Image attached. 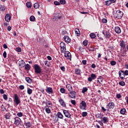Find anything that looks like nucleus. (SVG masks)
<instances>
[{"label":"nucleus","instance_id":"nucleus-1","mask_svg":"<svg viewBox=\"0 0 128 128\" xmlns=\"http://www.w3.org/2000/svg\"><path fill=\"white\" fill-rule=\"evenodd\" d=\"M34 72L35 74H36L42 73V68L40 66L35 64L34 66Z\"/></svg>","mask_w":128,"mask_h":128},{"label":"nucleus","instance_id":"nucleus-2","mask_svg":"<svg viewBox=\"0 0 128 128\" xmlns=\"http://www.w3.org/2000/svg\"><path fill=\"white\" fill-rule=\"evenodd\" d=\"M22 120L20 118H18V116H16L14 118V124H16V126H22Z\"/></svg>","mask_w":128,"mask_h":128},{"label":"nucleus","instance_id":"nucleus-3","mask_svg":"<svg viewBox=\"0 0 128 128\" xmlns=\"http://www.w3.org/2000/svg\"><path fill=\"white\" fill-rule=\"evenodd\" d=\"M14 102L16 106H18L21 102L20 99V97H18V94H14Z\"/></svg>","mask_w":128,"mask_h":128},{"label":"nucleus","instance_id":"nucleus-4","mask_svg":"<svg viewBox=\"0 0 128 128\" xmlns=\"http://www.w3.org/2000/svg\"><path fill=\"white\" fill-rule=\"evenodd\" d=\"M86 102L82 100L81 103L80 104V110H86Z\"/></svg>","mask_w":128,"mask_h":128},{"label":"nucleus","instance_id":"nucleus-5","mask_svg":"<svg viewBox=\"0 0 128 128\" xmlns=\"http://www.w3.org/2000/svg\"><path fill=\"white\" fill-rule=\"evenodd\" d=\"M62 18V16L60 14H54L53 15V20L58 22V20Z\"/></svg>","mask_w":128,"mask_h":128},{"label":"nucleus","instance_id":"nucleus-6","mask_svg":"<svg viewBox=\"0 0 128 128\" xmlns=\"http://www.w3.org/2000/svg\"><path fill=\"white\" fill-rule=\"evenodd\" d=\"M116 18L118 20H120V18H122L124 16V12H122L120 10L116 11Z\"/></svg>","mask_w":128,"mask_h":128},{"label":"nucleus","instance_id":"nucleus-7","mask_svg":"<svg viewBox=\"0 0 128 128\" xmlns=\"http://www.w3.org/2000/svg\"><path fill=\"white\" fill-rule=\"evenodd\" d=\"M108 110H112L114 108V102H109L106 106Z\"/></svg>","mask_w":128,"mask_h":128},{"label":"nucleus","instance_id":"nucleus-8","mask_svg":"<svg viewBox=\"0 0 128 128\" xmlns=\"http://www.w3.org/2000/svg\"><path fill=\"white\" fill-rule=\"evenodd\" d=\"M64 52V56L65 58H67V60H72V55L70 52L68 51H66Z\"/></svg>","mask_w":128,"mask_h":128},{"label":"nucleus","instance_id":"nucleus-9","mask_svg":"<svg viewBox=\"0 0 128 128\" xmlns=\"http://www.w3.org/2000/svg\"><path fill=\"white\" fill-rule=\"evenodd\" d=\"M119 44L121 48H122V50H124L126 48V42H124V40H120L119 42Z\"/></svg>","mask_w":128,"mask_h":128},{"label":"nucleus","instance_id":"nucleus-10","mask_svg":"<svg viewBox=\"0 0 128 128\" xmlns=\"http://www.w3.org/2000/svg\"><path fill=\"white\" fill-rule=\"evenodd\" d=\"M95 78H96V75L94 74H92L90 75V77L88 78V82H92V80H95Z\"/></svg>","mask_w":128,"mask_h":128},{"label":"nucleus","instance_id":"nucleus-11","mask_svg":"<svg viewBox=\"0 0 128 128\" xmlns=\"http://www.w3.org/2000/svg\"><path fill=\"white\" fill-rule=\"evenodd\" d=\"M63 114H64V116L66 118H70V116H72V115L70 114V112H68V110H64Z\"/></svg>","mask_w":128,"mask_h":128},{"label":"nucleus","instance_id":"nucleus-12","mask_svg":"<svg viewBox=\"0 0 128 128\" xmlns=\"http://www.w3.org/2000/svg\"><path fill=\"white\" fill-rule=\"evenodd\" d=\"M76 92L74 91H70V92L69 96L71 98H76Z\"/></svg>","mask_w":128,"mask_h":128},{"label":"nucleus","instance_id":"nucleus-13","mask_svg":"<svg viewBox=\"0 0 128 128\" xmlns=\"http://www.w3.org/2000/svg\"><path fill=\"white\" fill-rule=\"evenodd\" d=\"M60 48L62 52H65L66 50V44L64 43L60 44Z\"/></svg>","mask_w":128,"mask_h":128},{"label":"nucleus","instance_id":"nucleus-14","mask_svg":"<svg viewBox=\"0 0 128 128\" xmlns=\"http://www.w3.org/2000/svg\"><path fill=\"white\" fill-rule=\"evenodd\" d=\"M46 92H47L49 94H54V90H52V88L51 87H47L46 89Z\"/></svg>","mask_w":128,"mask_h":128},{"label":"nucleus","instance_id":"nucleus-15","mask_svg":"<svg viewBox=\"0 0 128 128\" xmlns=\"http://www.w3.org/2000/svg\"><path fill=\"white\" fill-rule=\"evenodd\" d=\"M58 102L60 104V106H63V108H66V103L64 102V100H62V98H60L58 100Z\"/></svg>","mask_w":128,"mask_h":128},{"label":"nucleus","instance_id":"nucleus-16","mask_svg":"<svg viewBox=\"0 0 128 128\" xmlns=\"http://www.w3.org/2000/svg\"><path fill=\"white\" fill-rule=\"evenodd\" d=\"M118 74H119L120 78H122V80H124V76H125L124 71L120 70V71H119Z\"/></svg>","mask_w":128,"mask_h":128},{"label":"nucleus","instance_id":"nucleus-17","mask_svg":"<svg viewBox=\"0 0 128 128\" xmlns=\"http://www.w3.org/2000/svg\"><path fill=\"white\" fill-rule=\"evenodd\" d=\"M64 40L65 42H66V44H70V42L72 41L70 38V37L68 36H64Z\"/></svg>","mask_w":128,"mask_h":128},{"label":"nucleus","instance_id":"nucleus-18","mask_svg":"<svg viewBox=\"0 0 128 128\" xmlns=\"http://www.w3.org/2000/svg\"><path fill=\"white\" fill-rule=\"evenodd\" d=\"M11 18H12V17L10 16V14H8L6 15L5 20H6V22H10Z\"/></svg>","mask_w":128,"mask_h":128},{"label":"nucleus","instance_id":"nucleus-19","mask_svg":"<svg viewBox=\"0 0 128 128\" xmlns=\"http://www.w3.org/2000/svg\"><path fill=\"white\" fill-rule=\"evenodd\" d=\"M114 32L116 34H120L122 32V30H120V28L119 26H116L114 28Z\"/></svg>","mask_w":128,"mask_h":128},{"label":"nucleus","instance_id":"nucleus-20","mask_svg":"<svg viewBox=\"0 0 128 128\" xmlns=\"http://www.w3.org/2000/svg\"><path fill=\"white\" fill-rule=\"evenodd\" d=\"M103 34H104V36L106 38H110L112 34H110V32H106V33L104 34V32H102Z\"/></svg>","mask_w":128,"mask_h":128},{"label":"nucleus","instance_id":"nucleus-21","mask_svg":"<svg viewBox=\"0 0 128 128\" xmlns=\"http://www.w3.org/2000/svg\"><path fill=\"white\" fill-rule=\"evenodd\" d=\"M19 66H20V68H24V66L26 65V62L24 61L20 60L18 62Z\"/></svg>","mask_w":128,"mask_h":128},{"label":"nucleus","instance_id":"nucleus-22","mask_svg":"<svg viewBox=\"0 0 128 128\" xmlns=\"http://www.w3.org/2000/svg\"><path fill=\"white\" fill-rule=\"evenodd\" d=\"M57 118H60V120H62L64 118V115L60 112H58L57 114H56Z\"/></svg>","mask_w":128,"mask_h":128},{"label":"nucleus","instance_id":"nucleus-23","mask_svg":"<svg viewBox=\"0 0 128 128\" xmlns=\"http://www.w3.org/2000/svg\"><path fill=\"white\" fill-rule=\"evenodd\" d=\"M74 72H75L76 74H77L78 76H80V74H81L80 72H81L82 70L80 69L75 68Z\"/></svg>","mask_w":128,"mask_h":128},{"label":"nucleus","instance_id":"nucleus-24","mask_svg":"<svg viewBox=\"0 0 128 128\" xmlns=\"http://www.w3.org/2000/svg\"><path fill=\"white\" fill-rule=\"evenodd\" d=\"M52 118L54 122H58V118L56 115L52 116Z\"/></svg>","mask_w":128,"mask_h":128},{"label":"nucleus","instance_id":"nucleus-25","mask_svg":"<svg viewBox=\"0 0 128 128\" xmlns=\"http://www.w3.org/2000/svg\"><path fill=\"white\" fill-rule=\"evenodd\" d=\"M102 122H103L104 124H106V122H108V117H104L102 118Z\"/></svg>","mask_w":128,"mask_h":128},{"label":"nucleus","instance_id":"nucleus-26","mask_svg":"<svg viewBox=\"0 0 128 128\" xmlns=\"http://www.w3.org/2000/svg\"><path fill=\"white\" fill-rule=\"evenodd\" d=\"M24 124L28 128H30V126H32V124L30 123V122H24Z\"/></svg>","mask_w":128,"mask_h":128},{"label":"nucleus","instance_id":"nucleus-27","mask_svg":"<svg viewBox=\"0 0 128 128\" xmlns=\"http://www.w3.org/2000/svg\"><path fill=\"white\" fill-rule=\"evenodd\" d=\"M66 88L68 90V92H72V85L70 84H68L66 86Z\"/></svg>","mask_w":128,"mask_h":128},{"label":"nucleus","instance_id":"nucleus-28","mask_svg":"<svg viewBox=\"0 0 128 128\" xmlns=\"http://www.w3.org/2000/svg\"><path fill=\"white\" fill-rule=\"evenodd\" d=\"M26 80L28 84H32V80L30 77H26Z\"/></svg>","mask_w":128,"mask_h":128},{"label":"nucleus","instance_id":"nucleus-29","mask_svg":"<svg viewBox=\"0 0 128 128\" xmlns=\"http://www.w3.org/2000/svg\"><path fill=\"white\" fill-rule=\"evenodd\" d=\"M75 34L77 36H80V30H78V28H76Z\"/></svg>","mask_w":128,"mask_h":128},{"label":"nucleus","instance_id":"nucleus-30","mask_svg":"<svg viewBox=\"0 0 128 128\" xmlns=\"http://www.w3.org/2000/svg\"><path fill=\"white\" fill-rule=\"evenodd\" d=\"M126 112V110L124 108H122L120 110V114H125Z\"/></svg>","mask_w":128,"mask_h":128},{"label":"nucleus","instance_id":"nucleus-31","mask_svg":"<svg viewBox=\"0 0 128 128\" xmlns=\"http://www.w3.org/2000/svg\"><path fill=\"white\" fill-rule=\"evenodd\" d=\"M27 93L28 94L30 95L32 94V90L30 89V88H27Z\"/></svg>","mask_w":128,"mask_h":128},{"label":"nucleus","instance_id":"nucleus-32","mask_svg":"<svg viewBox=\"0 0 128 128\" xmlns=\"http://www.w3.org/2000/svg\"><path fill=\"white\" fill-rule=\"evenodd\" d=\"M24 66H25L24 68L26 70H30V65L29 64H26V65H24Z\"/></svg>","mask_w":128,"mask_h":128},{"label":"nucleus","instance_id":"nucleus-33","mask_svg":"<svg viewBox=\"0 0 128 128\" xmlns=\"http://www.w3.org/2000/svg\"><path fill=\"white\" fill-rule=\"evenodd\" d=\"M10 112L6 113L5 115H4V118L6 120H10Z\"/></svg>","mask_w":128,"mask_h":128},{"label":"nucleus","instance_id":"nucleus-34","mask_svg":"<svg viewBox=\"0 0 128 128\" xmlns=\"http://www.w3.org/2000/svg\"><path fill=\"white\" fill-rule=\"evenodd\" d=\"M44 64H45V66H48V68H50V62H48V60L44 61Z\"/></svg>","mask_w":128,"mask_h":128},{"label":"nucleus","instance_id":"nucleus-35","mask_svg":"<svg viewBox=\"0 0 128 128\" xmlns=\"http://www.w3.org/2000/svg\"><path fill=\"white\" fill-rule=\"evenodd\" d=\"M88 88L84 87L82 88V94H84L85 92H88Z\"/></svg>","mask_w":128,"mask_h":128},{"label":"nucleus","instance_id":"nucleus-36","mask_svg":"<svg viewBox=\"0 0 128 128\" xmlns=\"http://www.w3.org/2000/svg\"><path fill=\"white\" fill-rule=\"evenodd\" d=\"M112 4L110 0H106L105 2V5L107 6H110V4Z\"/></svg>","mask_w":128,"mask_h":128},{"label":"nucleus","instance_id":"nucleus-37","mask_svg":"<svg viewBox=\"0 0 128 128\" xmlns=\"http://www.w3.org/2000/svg\"><path fill=\"white\" fill-rule=\"evenodd\" d=\"M34 8H40V4L38 2H36L34 4Z\"/></svg>","mask_w":128,"mask_h":128},{"label":"nucleus","instance_id":"nucleus-38","mask_svg":"<svg viewBox=\"0 0 128 128\" xmlns=\"http://www.w3.org/2000/svg\"><path fill=\"white\" fill-rule=\"evenodd\" d=\"M26 6L27 8H32V2H27L26 3Z\"/></svg>","mask_w":128,"mask_h":128},{"label":"nucleus","instance_id":"nucleus-39","mask_svg":"<svg viewBox=\"0 0 128 128\" xmlns=\"http://www.w3.org/2000/svg\"><path fill=\"white\" fill-rule=\"evenodd\" d=\"M0 10H2V12L6 10V6H4V5L0 6Z\"/></svg>","mask_w":128,"mask_h":128},{"label":"nucleus","instance_id":"nucleus-40","mask_svg":"<svg viewBox=\"0 0 128 128\" xmlns=\"http://www.w3.org/2000/svg\"><path fill=\"white\" fill-rule=\"evenodd\" d=\"M46 102H47V106H50V108L52 106V102L48 100H46Z\"/></svg>","mask_w":128,"mask_h":128},{"label":"nucleus","instance_id":"nucleus-41","mask_svg":"<svg viewBox=\"0 0 128 128\" xmlns=\"http://www.w3.org/2000/svg\"><path fill=\"white\" fill-rule=\"evenodd\" d=\"M16 116L18 118H22V116H24V114L22 112H19L17 113Z\"/></svg>","mask_w":128,"mask_h":128},{"label":"nucleus","instance_id":"nucleus-42","mask_svg":"<svg viewBox=\"0 0 128 128\" xmlns=\"http://www.w3.org/2000/svg\"><path fill=\"white\" fill-rule=\"evenodd\" d=\"M120 86H126V82L124 81H121L118 82Z\"/></svg>","mask_w":128,"mask_h":128},{"label":"nucleus","instance_id":"nucleus-43","mask_svg":"<svg viewBox=\"0 0 128 128\" xmlns=\"http://www.w3.org/2000/svg\"><path fill=\"white\" fill-rule=\"evenodd\" d=\"M102 82V77L100 76L99 78H98L97 82L98 84H100Z\"/></svg>","mask_w":128,"mask_h":128},{"label":"nucleus","instance_id":"nucleus-44","mask_svg":"<svg viewBox=\"0 0 128 128\" xmlns=\"http://www.w3.org/2000/svg\"><path fill=\"white\" fill-rule=\"evenodd\" d=\"M30 22H34V20H36V17L34 16H32L30 18Z\"/></svg>","mask_w":128,"mask_h":128},{"label":"nucleus","instance_id":"nucleus-45","mask_svg":"<svg viewBox=\"0 0 128 128\" xmlns=\"http://www.w3.org/2000/svg\"><path fill=\"white\" fill-rule=\"evenodd\" d=\"M102 116H104V115L101 114H96L97 118H102Z\"/></svg>","mask_w":128,"mask_h":128},{"label":"nucleus","instance_id":"nucleus-46","mask_svg":"<svg viewBox=\"0 0 128 128\" xmlns=\"http://www.w3.org/2000/svg\"><path fill=\"white\" fill-rule=\"evenodd\" d=\"M90 36L91 38H94L96 36V34L94 33H91L90 34Z\"/></svg>","mask_w":128,"mask_h":128},{"label":"nucleus","instance_id":"nucleus-47","mask_svg":"<svg viewBox=\"0 0 128 128\" xmlns=\"http://www.w3.org/2000/svg\"><path fill=\"white\" fill-rule=\"evenodd\" d=\"M46 114H50L51 111H50V108H48V107L46 108Z\"/></svg>","mask_w":128,"mask_h":128},{"label":"nucleus","instance_id":"nucleus-48","mask_svg":"<svg viewBox=\"0 0 128 128\" xmlns=\"http://www.w3.org/2000/svg\"><path fill=\"white\" fill-rule=\"evenodd\" d=\"M82 116L83 118L86 116H88V112H82Z\"/></svg>","mask_w":128,"mask_h":128},{"label":"nucleus","instance_id":"nucleus-49","mask_svg":"<svg viewBox=\"0 0 128 128\" xmlns=\"http://www.w3.org/2000/svg\"><path fill=\"white\" fill-rule=\"evenodd\" d=\"M111 66H116V62L114 60H112L110 62Z\"/></svg>","mask_w":128,"mask_h":128},{"label":"nucleus","instance_id":"nucleus-50","mask_svg":"<svg viewBox=\"0 0 128 128\" xmlns=\"http://www.w3.org/2000/svg\"><path fill=\"white\" fill-rule=\"evenodd\" d=\"M60 92L62 94H64L66 92V89L64 88H60Z\"/></svg>","mask_w":128,"mask_h":128},{"label":"nucleus","instance_id":"nucleus-51","mask_svg":"<svg viewBox=\"0 0 128 128\" xmlns=\"http://www.w3.org/2000/svg\"><path fill=\"white\" fill-rule=\"evenodd\" d=\"M60 4H66V0H60Z\"/></svg>","mask_w":128,"mask_h":128},{"label":"nucleus","instance_id":"nucleus-52","mask_svg":"<svg viewBox=\"0 0 128 128\" xmlns=\"http://www.w3.org/2000/svg\"><path fill=\"white\" fill-rule=\"evenodd\" d=\"M88 40H84L83 42L84 46H88Z\"/></svg>","mask_w":128,"mask_h":128},{"label":"nucleus","instance_id":"nucleus-53","mask_svg":"<svg viewBox=\"0 0 128 128\" xmlns=\"http://www.w3.org/2000/svg\"><path fill=\"white\" fill-rule=\"evenodd\" d=\"M3 98L4 100H8V95L4 94Z\"/></svg>","mask_w":128,"mask_h":128},{"label":"nucleus","instance_id":"nucleus-54","mask_svg":"<svg viewBox=\"0 0 128 128\" xmlns=\"http://www.w3.org/2000/svg\"><path fill=\"white\" fill-rule=\"evenodd\" d=\"M42 104H45L46 106V108H50V106H48V102H46V101H43L42 102Z\"/></svg>","mask_w":128,"mask_h":128},{"label":"nucleus","instance_id":"nucleus-55","mask_svg":"<svg viewBox=\"0 0 128 128\" xmlns=\"http://www.w3.org/2000/svg\"><path fill=\"white\" fill-rule=\"evenodd\" d=\"M102 22L103 24H106L108 22V20L106 18L102 19Z\"/></svg>","mask_w":128,"mask_h":128},{"label":"nucleus","instance_id":"nucleus-56","mask_svg":"<svg viewBox=\"0 0 128 128\" xmlns=\"http://www.w3.org/2000/svg\"><path fill=\"white\" fill-rule=\"evenodd\" d=\"M60 68L62 72H66V68L64 66H60Z\"/></svg>","mask_w":128,"mask_h":128},{"label":"nucleus","instance_id":"nucleus-57","mask_svg":"<svg viewBox=\"0 0 128 128\" xmlns=\"http://www.w3.org/2000/svg\"><path fill=\"white\" fill-rule=\"evenodd\" d=\"M54 4L55 6H60V3L58 1H55L54 2Z\"/></svg>","mask_w":128,"mask_h":128},{"label":"nucleus","instance_id":"nucleus-58","mask_svg":"<svg viewBox=\"0 0 128 128\" xmlns=\"http://www.w3.org/2000/svg\"><path fill=\"white\" fill-rule=\"evenodd\" d=\"M16 50L18 52H22V48H16Z\"/></svg>","mask_w":128,"mask_h":128},{"label":"nucleus","instance_id":"nucleus-59","mask_svg":"<svg viewBox=\"0 0 128 128\" xmlns=\"http://www.w3.org/2000/svg\"><path fill=\"white\" fill-rule=\"evenodd\" d=\"M19 88L22 90H24V85H20L19 86Z\"/></svg>","mask_w":128,"mask_h":128},{"label":"nucleus","instance_id":"nucleus-60","mask_svg":"<svg viewBox=\"0 0 128 128\" xmlns=\"http://www.w3.org/2000/svg\"><path fill=\"white\" fill-rule=\"evenodd\" d=\"M3 56L4 58H6V52L4 51L3 53Z\"/></svg>","mask_w":128,"mask_h":128},{"label":"nucleus","instance_id":"nucleus-61","mask_svg":"<svg viewBox=\"0 0 128 128\" xmlns=\"http://www.w3.org/2000/svg\"><path fill=\"white\" fill-rule=\"evenodd\" d=\"M116 97L117 98H122V95L120 94H117L116 95Z\"/></svg>","mask_w":128,"mask_h":128},{"label":"nucleus","instance_id":"nucleus-62","mask_svg":"<svg viewBox=\"0 0 128 128\" xmlns=\"http://www.w3.org/2000/svg\"><path fill=\"white\" fill-rule=\"evenodd\" d=\"M71 104H74V106H76V100H71Z\"/></svg>","mask_w":128,"mask_h":128},{"label":"nucleus","instance_id":"nucleus-63","mask_svg":"<svg viewBox=\"0 0 128 128\" xmlns=\"http://www.w3.org/2000/svg\"><path fill=\"white\" fill-rule=\"evenodd\" d=\"M124 76H128V70L124 71Z\"/></svg>","mask_w":128,"mask_h":128},{"label":"nucleus","instance_id":"nucleus-64","mask_svg":"<svg viewBox=\"0 0 128 128\" xmlns=\"http://www.w3.org/2000/svg\"><path fill=\"white\" fill-rule=\"evenodd\" d=\"M82 64L84 65L86 64V60H83L82 61Z\"/></svg>","mask_w":128,"mask_h":128}]
</instances>
